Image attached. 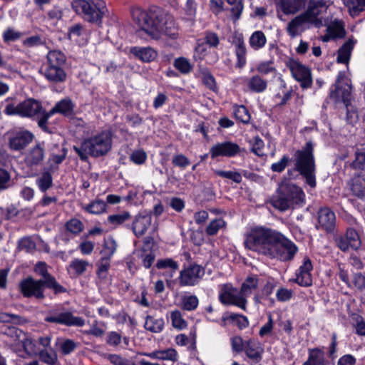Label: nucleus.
Segmentation results:
<instances>
[{
  "instance_id": "f257e3e1",
  "label": "nucleus",
  "mask_w": 365,
  "mask_h": 365,
  "mask_svg": "<svg viewBox=\"0 0 365 365\" xmlns=\"http://www.w3.org/2000/svg\"><path fill=\"white\" fill-rule=\"evenodd\" d=\"M244 244L248 250L284 262L292 259L298 250L295 244L282 233L264 227L251 230Z\"/></svg>"
},
{
  "instance_id": "f03ea898",
  "label": "nucleus",
  "mask_w": 365,
  "mask_h": 365,
  "mask_svg": "<svg viewBox=\"0 0 365 365\" xmlns=\"http://www.w3.org/2000/svg\"><path fill=\"white\" fill-rule=\"evenodd\" d=\"M131 15L140 28L138 31L140 36L145 34L154 40H159L163 36L170 39L178 37V27L174 18L160 8L152 9L149 13L140 8H133Z\"/></svg>"
},
{
  "instance_id": "7ed1b4c3",
  "label": "nucleus",
  "mask_w": 365,
  "mask_h": 365,
  "mask_svg": "<svg viewBox=\"0 0 365 365\" xmlns=\"http://www.w3.org/2000/svg\"><path fill=\"white\" fill-rule=\"evenodd\" d=\"M258 282L257 277H247L242 283L240 292L231 284H223L219 293V300L224 305H234L245 311L247 297L257 289Z\"/></svg>"
},
{
  "instance_id": "20e7f679",
  "label": "nucleus",
  "mask_w": 365,
  "mask_h": 365,
  "mask_svg": "<svg viewBox=\"0 0 365 365\" xmlns=\"http://www.w3.org/2000/svg\"><path fill=\"white\" fill-rule=\"evenodd\" d=\"M111 146V132L103 130L86 139L79 147L74 146L73 150L82 160H86L88 155L96 158L106 155Z\"/></svg>"
},
{
  "instance_id": "39448f33",
  "label": "nucleus",
  "mask_w": 365,
  "mask_h": 365,
  "mask_svg": "<svg viewBox=\"0 0 365 365\" xmlns=\"http://www.w3.org/2000/svg\"><path fill=\"white\" fill-rule=\"evenodd\" d=\"M304 193L301 187L287 180L279 183L277 194L272 199V205L282 211L293 208L304 202Z\"/></svg>"
},
{
  "instance_id": "423d86ee",
  "label": "nucleus",
  "mask_w": 365,
  "mask_h": 365,
  "mask_svg": "<svg viewBox=\"0 0 365 365\" xmlns=\"http://www.w3.org/2000/svg\"><path fill=\"white\" fill-rule=\"evenodd\" d=\"M313 150L312 143L307 142L302 150H298L294 153L296 170L306 178L307 183L312 187L316 186Z\"/></svg>"
},
{
  "instance_id": "0eeeda50",
  "label": "nucleus",
  "mask_w": 365,
  "mask_h": 365,
  "mask_svg": "<svg viewBox=\"0 0 365 365\" xmlns=\"http://www.w3.org/2000/svg\"><path fill=\"white\" fill-rule=\"evenodd\" d=\"M72 8L78 14H81L88 22L98 25L102 24L103 17L108 13L106 4L103 0H73Z\"/></svg>"
},
{
  "instance_id": "6e6552de",
  "label": "nucleus",
  "mask_w": 365,
  "mask_h": 365,
  "mask_svg": "<svg viewBox=\"0 0 365 365\" xmlns=\"http://www.w3.org/2000/svg\"><path fill=\"white\" fill-rule=\"evenodd\" d=\"M12 100L11 97L5 99L6 105L4 112L6 115H18L21 118L36 119L43 111L41 103L33 98L25 99L16 105L11 102Z\"/></svg>"
},
{
  "instance_id": "1a4fd4ad",
  "label": "nucleus",
  "mask_w": 365,
  "mask_h": 365,
  "mask_svg": "<svg viewBox=\"0 0 365 365\" xmlns=\"http://www.w3.org/2000/svg\"><path fill=\"white\" fill-rule=\"evenodd\" d=\"M309 13V11H305L295 16L288 23L286 31L291 38H295L301 35L307 29H309L311 26H314L317 28L321 27L320 24H318Z\"/></svg>"
},
{
  "instance_id": "9d476101",
  "label": "nucleus",
  "mask_w": 365,
  "mask_h": 365,
  "mask_svg": "<svg viewBox=\"0 0 365 365\" xmlns=\"http://www.w3.org/2000/svg\"><path fill=\"white\" fill-rule=\"evenodd\" d=\"M44 320L46 322L67 327H83L85 324V320L83 318L75 317L71 312L64 309L50 312Z\"/></svg>"
},
{
  "instance_id": "9b49d317",
  "label": "nucleus",
  "mask_w": 365,
  "mask_h": 365,
  "mask_svg": "<svg viewBox=\"0 0 365 365\" xmlns=\"http://www.w3.org/2000/svg\"><path fill=\"white\" fill-rule=\"evenodd\" d=\"M293 78L300 83L302 88H310L312 85L311 71L299 61L291 58L286 62Z\"/></svg>"
},
{
  "instance_id": "f8f14e48",
  "label": "nucleus",
  "mask_w": 365,
  "mask_h": 365,
  "mask_svg": "<svg viewBox=\"0 0 365 365\" xmlns=\"http://www.w3.org/2000/svg\"><path fill=\"white\" fill-rule=\"evenodd\" d=\"M21 294L26 297H34L37 299H43L46 283L39 279L29 277L23 279L19 284Z\"/></svg>"
},
{
  "instance_id": "ddd939ff",
  "label": "nucleus",
  "mask_w": 365,
  "mask_h": 365,
  "mask_svg": "<svg viewBox=\"0 0 365 365\" xmlns=\"http://www.w3.org/2000/svg\"><path fill=\"white\" fill-rule=\"evenodd\" d=\"M34 271L42 277L39 280L46 283V287L52 289L55 294L66 292V289L61 285L56 278L48 272L47 265L45 262H38L35 265Z\"/></svg>"
},
{
  "instance_id": "4468645a",
  "label": "nucleus",
  "mask_w": 365,
  "mask_h": 365,
  "mask_svg": "<svg viewBox=\"0 0 365 365\" xmlns=\"http://www.w3.org/2000/svg\"><path fill=\"white\" fill-rule=\"evenodd\" d=\"M204 269L197 264H191L183 269L179 276V284L182 287L195 286L204 275Z\"/></svg>"
},
{
  "instance_id": "2eb2a0df",
  "label": "nucleus",
  "mask_w": 365,
  "mask_h": 365,
  "mask_svg": "<svg viewBox=\"0 0 365 365\" xmlns=\"http://www.w3.org/2000/svg\"><path fill=\"white\" fill-rule=\"evenodd\" d=\"M240 151V146L231 141L218 143L211 147L210 154L212 159L217 157L231 158L235 156Z\"/></svg>"
},
{
  "instance_id": "dca6fc26",
  "label": "nucleus",
  "mask_w": 365,
  "mask_h": 365,
  "mask_svg": "<svg viewBox=\"0 0 365 365\" xmlns=\"http://www.w3.org/2000/svg\"><path fill=\"white\" fill-rule=\"evenodd\" d=\"M32 133L26 130H21L14 133L9 140L10 149L19 151L24 149L34 139Z\"/></svg>"
},
{
  "instance_id": "f3484780",
  "label": "nucleus",
  "mask_w": 365,
  "mask_h": 365,
  "mask_svg": "<svg viewBox=\"0 0 365 365\" xmlns=\"http://www.w3.org/2000/svg\"><path fill=\"white\" fill-rule=\"evenodd\" d=\"M351 90V86L348 83L344 82L339 76L336 82L335 88L331 90L330 96L336 102L342 101L345 106L347 107L350 103Z\"/></svg>"
},
{
  "instance_id": "a211bd4d",
  "label": "nucleus",
  "mask_w": 365,
  "mask_h": 365,
  "mask_svg": "<svg viewBox=\"0 0 365 365\" xmlns=\"http://www.w3.org/2000/svg\"><path fill=\"white\" fill-rule=\"evenodd\" d=\"M313 269L312 262L309 257H304L302 264L296 273V282L300 286L309 287L312 284L311 272Z\"/></svg>"
},
{
  "instance_id": "6ab92c4d",
  "label": "nucleus",
  "mask_w": 365,
  "mask_h": 365,
  "mask_svg": "<svg viewBox=\"0 0 365 365\" xmlns=\"http://www.w3.org/2000/svg\"><path fill=\"white\" fill-rule=\"evenodd\" d=\"M44 158V148L41 144L37 143L27 150L25 154L24 161L28 167L34 168L40 165Z\"/></svg>"
},
{
  "instance_id": "aec40b11",
  "label": "nucleus",
  "mask_w": 365,
  "mask_h": 365,
  "mask_svg": "<svg viewBox=\"0 0 365 365\" xmlns=\"http://www.w3.org/2000/svg\"><path fill=\"white\" fill-rule=\"evenodd\" d=\"M245 354L253 362H259L264 354V347L262 344L254 339L245 341Z\"/></svg>"
},
{
  "instance_id": "412c9836",
  "label": "nucleus",
  "mask_w": 365,
  "mask_h": 365,
  "mask_svg": "<svg viewBox=\"0 0 365 365\" xmlns=\"http://www.w3.org/2000/svg\"><path fill=\"white\" fill-rule=\"evenodd\" d=\"M319 226L327 232H331L336 224L335 214L327 207H322L318 212Z\"/></svg>"
},
{
  "instance_id": "4be33fe9",
  "label": "nucleus",
  "mask_w": 365,
  "mask_h": 365,
  "mask_svg": "<svg viewBox=\"0 0 365 365\" xmlns=\"http://www.w3.org/2000/svg\"><path fill=\"white\" fill-rule=\"evenodd\" d=\"M41 73L45 78L53 83H61L65 81L66 73L63 68L58 66H43Z\"/></svg>"
},
{
  "instance_id": "5701e85b",
  "label": "nucleus",
  "mask_w": 365,
  "mask_h": 365,
  "mask_svg": "<svg viewBox=\"0 0 365 365\" xmlns=\"http://www.w3.org/2000/svg\"><path fill=\"white\" fill-rule=\"evenodd\" d=\"M151 224V216L150 215H138L135 217L132 230L137 237H140L145 234Z\"/></svg>"
},
{
  "instance_id": "b1692460",
  "label": "nucleus",
  "mask_w": 365,
  "mask_h": 365,
  "mask_svg": "<svg viewBox=\"0 0 365 365\" xmlns=\"http://www.w3.org/2000/svg\"><path fill=\"white\" fill-rule=\"evenodd\" d=\"M16 332L25 351L31 356L38 355L41 349V347L38 346V342L22 331H16Z\"/></svg>"
},
{
  "instance_id": "393cba45",
  "label": "nucleus",
  "mask_w": 365,
  "mask_h": 365,
  "mask_svg": "<svg viewBox=\"0 0 365 365\" xmlns=\"http://www.w3.org/2000/svg\"><path fill=\"white\" fill-rule=\"evenodd\" d=\"M308 351V359L303 365H334L325 359V353L322 349H309Z\"/></svg>"
},
{
  "instance_id": "a878e982",
  "label": "nucleus",
  "mask_w": 365,
  "mask_h": 365,
  "mask_svg": "<svg viewBox=\"0 0 365 365\" xmlns=\"http://www.w3.org/2000/svg\"><path fill=\"white\" fill-rule=\"evenodd\" d=\"M309 0H282L281 8L286 14H295L304 9Z\"/></svg>"
},
{
  "instance_id": "bb28decb",
  "label": "nucleus",
  "mask_w": 365,
  "mask_h": 365,
  "mask_svg": "<svg viewBox=\"0 0 365 365\" xmlns=\"http://www.w3.org/2000/svg\"><path fill=\"white\" fill-rule=\"evenodd\" d=\"M74 104L68 98H63L58 102L53 108L50 110L51 114L60 113L64 116L70 117L73 115Z\"/></svg>"
},
{
  "instance_id": "cd10ccee",
  "label": "nucleus",
  "mask_w": 365,
  "mask_h": 365,
  "mask_svg": "<svg viewBox=\"0 0 365 365\" xmlns=\"http://www.w3.org/2000/svg\"><path fill=\"white\" fill-rule=\"evenodd\" d=\"M143 355L153 359L171 361L173 362L178 361V352L175 349L172 348L144 353Z\"/></svg>"
},
{
  "instance_id": "c85d7f7f",
  "label": "nucleus",
  "mask_w": 365,
  "mask_h": 365,
  "mask_svg": "<svg viewBox=\"0 0 365 365\" xmlns=\"http://www.w3.org/2000/svg\"><path fill=\"white\" fill-rule=\"evenodd\" d=\"M328 5L326 0H309V4L307 9V11H309V14L317 21L318 24L322 26L323 25L322 20L319 17L322 9H327Z\"/></svg>"
},
{
  "instance_id": "c756f323",
  "label": "nucleus",
  "mask_w": 365,
  "mask_h": 365,
  "mask_svg": "<svg viewBox=\"0 0 365 365\" xmlns=\"http://www.w3.org/2000/svg\"><path fill=\"white\" fill-rule=\"evenodd\" d=\"M235 46V54L237 56V62L235 66L238 68H243L247 62L246 53L247 49L242 37L236 38L234 41Z\"/></svg>"
},
{
  "instance_id": "7c9ffc66",
  "label": "nucleus",
  "mask_w": 365,
  "mask_h": 365,
  "mask_svg": "<svg viewBox=\"0 0 365 365\" xmlns=\"http://www.w3.org/2000/svg\"><path fill=\"white\" fill-rule=\"evenodd\" d=\"M248 89L254 93H263L267 88V81L259 75H254L247 81Z\"/></svg>"
},
{
  "instance_id": "2f4dec72",
  "label": "nucleus",
  "mask_w": 365,
  "mask_h": 365,
  "mask_svg": "<svg viewBox=\"0 0 365 365\" xmlns=\"http://www.w3.org/2000/svg\"><path fill=\"white\" fill-rule=\"evenodd\" d=\"M131 53L143 62H150L157 57V52L151 47H134L130 50Z\"/></svg>"
},
{
  "instance_id": "473e14b6",
  "label": "nucleus",
  "mask_w": 365,
  "mask_h": 365,
  "mask_svg": "<svg viewBox=\"0 0 365 365\" xmlns=\"http://www.w3.org/2000/svg\"><path fill=\"white\" fill-rule=\"evenodd\" d=\"M66 61V57L60 51H51L47 54V61L44 66H58L63 68Z\"/></svg>"
},
{
  "instance_id": "72a5a7b5",
  "label": "nucleus",
  "mask_w": 365,
  "mask_h": 365,
  "mask_svg": "<svg viewBox=\"0 0 365 365\" xmlns=\"http://www.w3.org/2000/svg\"><path fill=\"white\" fill-rule=\"evenodd\" d=\"M352 193L359 197H365V178L361 175H356L351 180L349 183Z\"/></svg>"
},
{
  "instance_id": "f704fd0d",
  "label": "nucleus",
  "mask_w": 365,
  "mask_h": 365,
  "mask_svg": "<svg viewBox=\"0 0 365 365\" xmlns=\"http://www.w3.org/2000/svg\"><path fill=\"white\" fill-rule=\"evenodd\" d=\"M267 43V38L261 31H255L249 39V43L254 50H259L264 46Z\"/></svg>"
},
{
  "instance_id": "c9c22d12",
  "label": "nucleus",
  "mask_w": 365,
  "mask_h": 365,
  "mask_svg": "<svg viewBox=\"0 0 365 365\" xmlns=\"http://www.w3.org/2000/svg\"><path fill=\"white\" fill-rule=\"evenodd\" d=\"M164 326V321L161 318L156 319L151 316H148L145 322V328L153 333L160 332Z\"/></svg>"
},
{
  "instance_id": "e433bc0d",
  "label": "nucleus",
  "mask_w": 365,
  "mask_h": 365,
  "mask_svg": "<svg viewBox=\"0 0 365 365\" xmlns=\"http://www.w3.org/2000/svg\"><path fill=\"white\" fill-rule=\"evenodd\" d=\"M106 202L102 200L96 199L88 205L83 207V209L93 215H100L106 212Z\"/></svg>"
},
{
  "instance_id": "4c0bfd02",
  "label": "nucleus",
  "mask_w": 365,
  "mask_h": 365,
  "mask_svg": "<svg viewBox=\"0 0 365 365\" xmlns=\"http://www.w3.org/2000/svg\"><path fill=\"white\" fill-rule=\"evenodd\" d=\"M354 42L348 41L339 48L337 56L339 63H347L349 62Z\"/></svg>"
},
{
  "instance_id": "58836bf2",
  "label": "nucleus",
  "mask_w": 365,
  "mask_h": 365,
  "mask_svg": "<svg viewBox=\"0 0 365 365\" xmlns=\"http://www.w3.org/2000/svg\"><path fill=\"white\" fill-rule=\"evenodd\" d=\"M36 184L41 192H45L53 185V178L48 171H45L36 179Z\"/></svg>"
},
{
  "instance_id": "ea45409f",
  "label": "nucleus",
  "mask_w": 365,
  "mask_h": 365,
  "mask_svg": "<svg viewBox=\"0 0 365 365\" xmlns=\"http://www.w3.org/2000/svg\"><path fill=\"white\" fill-rule=\"evenodd\" d=\"M351 167L356 170L365 171V148L357 149L355 152V160Z\"/></svg>"
},
{
  "instance_id": "a19ab883",
  "label": "nucleus",
  "mask_w": 365,
  "mask_h": 365,
  "mask_svg": "<svg viewBox=\"0 0 365 365\" xmlns=\"http://www.w3.org/2000/svg\"><path fill=\"white\" fill-rule=\"evenodd\" d=\"M344 3L349 7V13L352 16L365 9V0H344Z\"/></svg>"
},
{
  "instance_id": "79ce46f5",
  "label": "nucleus",
  "mask_w": 365,
  "mask_h": 365,
  "mask_svg": "<svg viewBox=\"0 0 365 365\" xmlns=\"http://www.w3.org/2000/svg\"><path fill=\"white\" fill-rule=\"evenodd\" d=\"M174 67L181 73L187 74L192 70L190 61L185 57H179L173 62Z\"/></svg>"
},
{
  "instance_id": "37998d69",
  "label": "nucleus",
  "mask_w": 365,
  "mask_h": 365,
  "mask_svg": "<svg viewBox=\"0 0 365 365\" xmlns=\"http://www.w3.org/2000/svg\"><path fill=\"white\" fill-rule=\"evenodd\" d=\"M344 236L348 240V243L351 245V248L357 250L361 246L359 236L355 230L349 228Z\"/></svg>"
},
{
  "instance_id": "c03bdc74",
  "label": "nucleus",
  "mask_w": 365,
  "mask_h": 365,
  "mask_svg": "<svg viewBox=\"0 0 365 365\" xmlns=\"http://www.w3.org/2000/svg\"><path fill=\"white\" fill-rule=\"evenodd\" d=\"M131 216L128 212L111 215L108 217V222L114 226H118L129 220Z\"/></svg>"
},
{
  "instance_id": "a18cd8bd",
  "label": "nucleus",
  "mask_w": 365,
  "mask_h": 365,
  "mask_svg": "<svg viewBox=\"0 0 365 365\" xmlns=\"http://www.w3.org/2000/svg\"><path fill=\"white\" fill-rule=\"evenodd\" d=\"M158 269H169L171 272H175L179 267L177 262L174 261L170 258L159 259L156 263ZM170 277H173V274L170 273Z\"/></svg>"
},
{
  "instance_id": "49530a36",
  "label": "nucleus",
  "mask_w": 365,
  "mask_h": 365,
  "mask_svg": "<svg viewBox=\"0 0 365 365\" xmlns=\"http://www.w3.org/2000/svg\"><path fill=\"white\" fill-rule=\"evenodd\" d=\"M234 115L237 120L243 123H248L250 122V115L248 110L244 106H235Z\"/></svg>"
},
{
  "instance_id": "de8ad7c7",
  "label": "nucleus",
  "mask_w": 365,
  "mask_h": 365,
  "mask_svg": "<svg viewBox=\"0 0 365 365\" xmlns=\"http://www.w3.org/2000/svg\"><path fill=\"white\" fill-rule=\"evenodd\" d=\"M215 174L223 178H227L232 180L233 182L236 183H240L242 182V175L236 171H225V170H216L214 171Z\"/></svg>"
},
{
  "instance_id": "09e8293b",
  "label": "nucleus",
  "mask_w": 365,
  "mask_h": 365,
  "mask_svg": "<svg viewBox=\"0 0 365 365\" xmlns=\"http://www.w3.org/2000/svg\"><path fill=\"white\" fill-rule=\"evenodd\" d=\"M198 303V299L195 295L184 296L182 298V307L187 311L195 310L197 307Z\"/></svg>"
},
{
  "instance_id": "8fccbe9b",
  "label": "nucleus",
  "mask_w": 365,
  "mask_h": 365,
  "mask_svg": "<svg viewBox=\"0 0 365 365\" xmlns=\"http://www.w3.org/2000/svg\"><path fill=\"white\" fill-rule=\"evenodd\" d=\"M328 31L329 34L334 38H341L345 34V30L341 21L333 22L328 26Z\"/></svg>"
},
{
  "instance_id": "3c124183",
  "label": "nucleus",
  "mask_w": 365,
  "mask_h": 365,
  "mask_svg": "<svg viewBox=\"0 0 365 365\" xmlns=\"http://www.w3.org/2000/svg\"><path fill=\"white\" fill-rule=\"evenodd\" d=\"M225 226V222L221 219H215L212 220L206 228V233L208 235H215L218 231Z\"/></svg>"
},
{
  "instance_id": "603ef678",
  "label": "nucleus",
  "mask_w": 365,
  "mask_h": 365,
  "mask_svg": "<svg viewBox=\"0 0 365 365\" xmlns=\"http://www.w3.org/2000/svg\"><path fill=\"white\" fill-rule=\"evenodd\" d=\"M26 322L25 319L19 315L8 314L5 312L0 313V322L9 323L13 322L17 324H21Z\"/></svg>"
},
{
  "instance_id": "864d4df0",
  "label": "nucleus",
  "mask_w": 365,
  "mask_h": 365,
  "mask_svg": "<svg viewBox=\"0 0 365 365\" xmlns=\"http://www.w3.org/2000/svg\"><path fill=\"white\" fill-rule=\"evenodd\" d=\"M88 265H89L88 262L83 260V259H74L70 263V267L78 275H81V274H83L86 272V268Z\"/></svg>"
},
{
  "instance_id": "5fc2aeb1",
  "label": "nucleus",
  "mask_w": 365,
  "mask_h": 365,
  "mask_svg": "<svg viewBox=\"0 0 365 365\" xmlns=\"http://www.w3.org/2000/svg\"><path fill=\"white\" fill-rule=\"evenodd\" d=\"M170 319L173 326L178 329H182L187 326V322L183 319L180 311L172 312Z\"/></svg>"
},
{
  "instance_id": "6e6d98bb",
  "label": "nucleus",
  "mask_w": 365,
  "mask_h": 365,
  "mask_svg": "<svg viewBox=\"0 0 365 365\" xmlns=\"http://www.w3.org/2000/svg\"><path fill=\"white\" fill-rule=\"evenodd\" d=\"M66 228L69 232L78 235L83 230V225L79 220L73 218L66 223Z\"/></svg>"
},
{
  "instance_id": "4d7b16f0",
  "label": "nucleus",
  "mask_w": 365,
  "mask_h": 365,
  "mask_svg": "<svg viewBox=\"0 0 365 365\" xmlns=\"http://www.w3.org/2000/svg\"><path fill=\"white\" fill-rule=\"evenodd\" d=\"M53 115V114L50 113L49 111H46L45 109L43 108V111L41 112V114L39 115V117L37 118L38 119V127L44 132L46 133H51V130L49 128L47 125L48 119Z\"/></svg>"
},
{
  "instance_id": "13d9d810",
  "label": "nucleus",
  "mask_w": 365,
  "mask_h": 365,
  "mask_svg": "<svg viewBox=\"0 0 365 365\" xmlns=\"http://www.w3.org/2000/svg\"><path fill=\"white\" fill-rule=\"evenodd\" d=\"M60 349L63 355H68L75 350L77 347V344L69 339H62L60 343Z\"/></svg>"
},
{
  "instance_id": "bf43d9fd",
  "label": "nucleus",
  "mask_w": 365,
  "mask_h": 365,
  "mask_svg": "<svg viewBox=\"0 0 365 365\" xmlns=\"http://www.w3.org/2000/svg\"><path fill=\"white\" fill-rule=\"evenodd\" d=\"M352 320L356 333L358 335L365 336V319L361 316L354 314L352 315Z\"/></svg>"
},
{
  "instance_id": "052dcab7",
  "label": "nucleus",
  "mask_w": 365,
  "mask_h": 365,
  "mask_svg": "<svg viewBox=\"0 0 365 365\" xmlns=\"http://www.w3.org/2000/svg\"><path fill=\"white\" fill-rule=\"evenodd\" d=\"M252 144L251 151L258 156L264 155L262 150L264 146L263 140L259 136H255L250 141Z\"/></svg>"
},
{
  "instance_id": "680f3d73",
  "label": "nucleus",
  "mask_w": 365,
  "mask_h": 365,
  "mask_svg": "<svg viewBox=\"0 0 365 365\" xmlns=\"http://www.w3.org/2000/svg\"><path fill=\"white\" fill-rule=\"evenodd\" d=\"M38 354L39 355L41 360L47 364L53 365L57 361L56 354L53 351L48 352V349H41Z\"/></svg>"
},
{
  "instance_id": "e2e57ef3",
  "label": "nucleus",
  "mask_w": 365,
  "mask_h": 365,
  "mask_svg": "<svg viewBox=\"0 0 365 365\" xmlns=\"http://www.w3.org/2000/svg\"><path fill=\"white\" fill-rule=\"evenodd\" d=\"M97 274L101 278H106L107 272L110 267V259L108 257H103L98 263Z\"/></svg>"
},
{
  "instance_id": "0e129e2a",
  "label": "nucleus",
  "mask_w": 365,
  "mask_h": 365,
  "mask_svg": "<svg viewBox=\"0 0 365 365\" xmlns=\"http://www.w3.org/2000/svg\"><path fill=\"white\" fill-rule=\"evenodd\" d=\"M147 158L145 152L142 150H134L130 155V160L137 165L143 164Z\"/></svg>"
},
{
  "instance_id": "69168bd1",
  "label": "nucleus",
  "mask_w": 365,
  "mask_h": 365,
  "mask_svg": "<svg viewBox=\"0 0 365 365\" xmlns=\"http://www.w3.org/2000/svg\"><path fill=\"white\" fill-rule=\"evenodd\" d=\"M272 63L273 62L272 61L261 62L257 65V71L262 75H267L269 73L275 72L276 69L272 66Z\"/></svg>"
},
{
  "instance_id": "338daca9",
  "label": "nucleus",
  "mask_w": 365,
  "mask_h": 365,
  "mask_svg": "<svg viewBox=\"0 0 365 365\" xmlns=\"http://www.w3.org/2000/svg\"><path fill=\"white\" fill-rule=\"evenodd\" d=\"M18 247L20 250L29 252L35 250L36 245L30 237H24L19 240Z\"/></svg>"
},
{
  "instance_id": "774afa93",
  "label": "nucleus",
  "mask_w": 365,
  "mask_h": 365,
  "mask_svg": "<svg viewBox=\"0 0 365 365\" xmlns=\"http://www.w3.org/2000/svg\"><path fill=\"white\" fill-rule=\"evenodd\" d=\"M292 291L284 287L279 288L276 292L277 299L279 302L289 301L292 298Z\"/></svg>"
}]
</instances>
